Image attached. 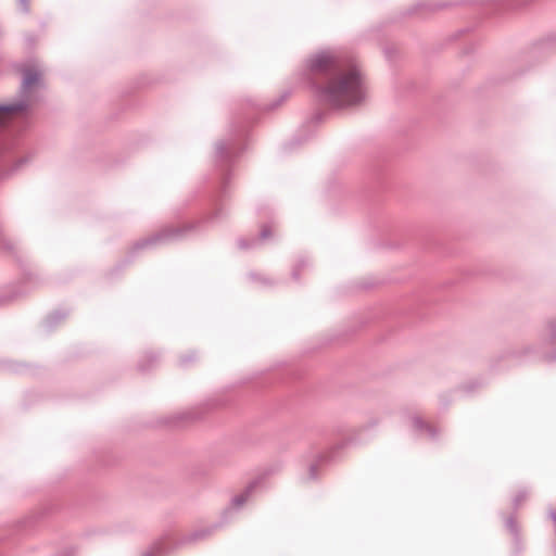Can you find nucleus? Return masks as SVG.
<instances>
[{
    "label": "nucleus",
    "instance_id": "1",
    "mask_svg": "<svg viewBox=\"0 0 556 556\" xmlns=\"http://www.w3.org/2000/svg\"><path fill=\"white\" fill-rule=\"evenodd\" d=\"M362 97V78L355 67L337 73L324 89L325 100L338 108L355 104Z\"/></svg>",
    "mask_w": 556,
    "mask_h": 556
},
{
    "label": "nucleus",
    "instance_id": "2",
    "mask_svg": "<svg viewBox=\"0 0 556 556\" xmlns=\"http://www.w3.org/2000/svg\"><path fill=\"white\" fill-rule=\"evenodd\" d=\"M21 110H22V108L20 105H0V124L5 123L16 112H18Z\"/></svg>",
    "mask_w": 556,
    "mask_h": 556
},
{
    "label": "nucleus",
    "instance_id": "3",
    "mask_svg": "<svg viewBox=\"0 0 556 556\" xmlns=\"http://www.w3.org/2000/svg\"><path fill=\"white\" fill-rule=\"evenodd\" d=\"M38 78H39V73L37 71L26 70L24 72L23 84L25 87H30L38 80Z\"/></svg>",
    "mask_w": 556,
    "mask_h": 556
},
{
    "label": "nucleus",
    "instance_id": "4",
    "mask_svg": "<svg viewBox=\"0 0 556 556\" xmlns=\"http://www.w3.org/2000/svg\"><path fill=\"white\" fill-rule=\"evenodd\" d=\"M330 62H331L330 58H328L326 55H321V56L316 58L313 61V67L316 70H323V68H326Z\"/></svg>",
    "mask_w": 556,
    "mask_h": 556
},
{
    "label": "nucleus",
    "instance_id": "5",
    "mask_svg": "<svg viewBox=\"0 0 556 556\" xmlns=\"http://www.w3.org/2000/svg\"><path fill=\"white\" fill-rule=\"evenodd\" d=\"M244 502V498L242 496H238L233 500L235 505L239 506Z\"/></svg>",
    "mask_w": 556,
    "mask_h": 556
}]
</instances>
